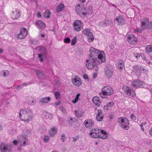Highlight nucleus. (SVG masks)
I'll return each instance as SVG.
<instances>
[{
    "instance_id": "1",
    "label": "nucleus",
    "mask_w": 152,
    "mask_h": 152,
    "mask_svg": "<svg viewBox=\"0 0 152 152\" xmlns=\"http://www.w3.org/2000/svg\"><path fill=\"white\" fill-rule=\"evenodd\" d=\"M90 51L91 54L89 55V58H90V61L93 60V61H97V62H99V64L105 61V58H103L102 54L104 53L103 51H101L100 53L99 51L93 47H91L90 48Z\"/></svg>"
},
{
    "instance_id": "2",
    "label": "nucleus",
    "mask_w": 152,
    "mask_h": 152,
    "mask_svg": "<svg viewBox=\"0 0 152 152\" xmlns=\"http://www.w3.org/2000/svg\"><path fill=\"white\" fill-rule=\"evenodd\" d=\"M33 113L29 109L21 110L19 112V117L20 119L26 122H28L33 118Z\"/></svg>"
},
{
    "instance_id": "3",
    "label": "nucleus",
    "mask_w": 152,
    "mask_h": 152,
    "mask_svg": "<svg viewBox=\"0 0 152 152\" xmlns=\"http://www.w3.org/2000/svg\"><path fill=\"white\" fill-rule=\"evenodd\" d=\"M89 134L92 137L94 138H97L99 137L102 139H105L108 137L107 133L98 128L91 130Z\"/></svg>"
},
{
    "instance_id": "4",
    "label": "nucleus",
    "mask_w": 152,
    "mask_h": 152,
    "mask_svg": "<svg viewBox=\"0 0 152 152\" xmlns=\"http://www.w3.org/2000/svg\"><path fill=\"white\" fill-rule=\"evenodd\" d=\"M102 92L99 94V95L102 98L106 97L107 96H111L114 94L113 90L110 86H105L102 89Z\"/></svg>"
},
{
    "instance_id": "5",
    "label": "nucleus",
    "mask_w": 152,
    "mask_h": 152,
    "mask_svg": "<svg viewBox=\"0 0 152 152\" xmlns=\"http://www.w3.org/2000/svg\"><path fill=\"white\" fill-rule=\"evenodd\" d=\"M118 122L122 128L127 130L129 128V121L124 117H120L118 119Z\"/></svg>"
},
{
    "instance_id": "6",
    "label": "nucleus",
    "mask_w": 152,
    "mask_h": 152,
    "mask_svg": "<svg viewBox=\"0 0 152 152\" xmlns=\"http://www.w3.org/2000/svg\"><path fill=\"white\" fill-rule=\"evenodd\" d=\"M12 148V145L5 143H3L0 145V149L2 152H10Z\"/></svg>"
},
{
    "instance_id": "7",
    "label": "nucleus",
    "mask_w": 152,
    "mask_h": 152,
    "mask_svg": "<svg viewBox=\"0 0 152 152\" xmlns=\"http://www.w3.org/2000/svg\"><path fill=\"white\" fill-rule=\"evenodd\" d=\"M73 25L75 30L77 31H80L83 28V23L80 20H75Z\"/></svg>"
},
{
    "instance_id": "8",
    "label": "nucleus",
    "mask_w": 152,
    "mask_h": 152,
    "mask_svg": "<svg viewBox=\"0 0 152 152\" xmlns=\"http://www.w3.org/2000/svg\"><path fill=\"white\" fill-rule=\"evenodd\" d=\"M122 89L128 95L132 97H134L135 96L134 91L129 87L126 86H124L122 88Z\"/></svg>"
},
{
    "instance_id": "9",
    "label": "nucleus",
    "mask_w": 152,
    "mask_h": 152,
    "mask_svg": "<svg viewBox=\"0 0 152 152\" xmlns=\"http://www.w3.org/2000/svg\"><path fill=\"white\" fill-rule=\"evenodd\" d=\"M86 9L84 7L80 5H78L76 6V10L77 13L80 16H84L86 15V13L85 12Z\"/></svg>"
},
{
    "instance_id": "10",
    "label": "nucleus",
    "mask_w": 152,
    "mask_h": 152,
    "mask_svg": "<svg viewBox=\"0 0 152 152\" xmlns=\"http://www.w3.org/2000/svg\"><path fill=\"white\" fill-rule=\"evenodd\" d=\"M18 141L21 143L22 146H26L28 142V140L23 135H20L18 137Z\"/></svg>"
},
{
    "instance_id": "11",
    "label": "nucleus",
    "mask_w": 152,
    "mask_h": 152,
    "mask_svg": "<svg viewBox=\"0 0 152 152\" xmlns=\"http://www.w3.org/2000/svg\"><path fill=\"white\" fill-rule=\"evenodd\" d=\"M128 41L131 44H134L137 41V39L133 34H129L127 35Z\"/></svg>"
},
{
    "instance_id": "12",
    "label": "nucleus",
    "mask_w": 152,
    "mask_h": 152,
    "mask_svg": "<svg viewBox=\"0 0 152 152\" xmlns=\"http://www.w3.org/2000/svg\"><path fill=\"white\" fill-rule=\"evenodd\" d=\"M87 62L86 66L88 69H91L94 67L95 66H96V62L97 61H93V60L90 61V58L87 60L86 61Z\"/></svg>"
},
{
    "instance_id": "13",
    "label": "nucleus",
    "mask_w": 152,
    "mask_h": 152,
    "mask_svg": "<svg viewBox=\"0 0 152 152\" xmlns=\"http://www.w3.org/2000/svg\"><path fill=\"white\" fill-rule=\"evenodd\" d=\"M144 84V83L138 80H134L132 83V86L136 88L142 87Z\"/></svg>"
},
{
    "instance_id": "14",
    "label": "nucleus",
    "mask_w": 152,
    "mask_h": 152,
    "mask_svg": "<svg viewBox=\"0 0 152 152\" xmlns=\"http://www.w3.org/2000/svg\"><path fill=\"white\" fill-rule=\"evenodd\" d=\"M84 124L86 128L90 129L93 126L94 124V123L93 120L88 119L85 120Z\"/></svg>"
},
{
    "instance_id": "15",
    "label": "nucleus",
    "mask_w": 152,
    "mask_h": 152,
    "mask_svg": "<svg viewBox=\"0 0 152 152\" xmlns=\"http://www.w3.org/2000/svg\"><path fill=\"white\" fill-rule=\"evenodd\" d=\"M35 23L36 25L39 29L43 30L45 27V24L42 20H37L35 22Z\"/></svg>"
},
{
    "instance_id": "16",
    "label": "nucleus",
    "mask_w": 152,
    "mask_h": 152,
    "mask_svg": "<svg viewBox=\"0 0 152 152\" xmlns=\"http://www.w3.org/2000/svg\"><path fill=\"white\" fill-rule=\"evenodd\" d=\"M27 34V32L25 28H22L20 32L18 35V37L20 39H22L25 37Z\"/></svg>"
},
{
    "instance_id": "17",
    "label": "nucleus",
    "mask_w": 152,
    "mask_h": 152,
    "mask_svg": "<svg viewBox=\"0 0 152 152\" xmlns=\"http://www.w3.org/2000/svg\"><path fill=\"white\" fill-rule=\"evenodd\" d=\"M20 16L19 10L16 9L13 11L11 15L12 18L14 19H18Z\"/></svg>"
},
{
    "instance_id": "18",
    "label": "nucleus",
    "mask_w": 152,
    "mask_h": 152,
    "mask_svg": "<svg viewBox=\"0 0 152 152\" xmlns=\"http://www.w3.org/2000/svg\"><path fill=\"white\" fill-rule=\"evenodd\" d=\"M72 81L74 85L78 87L80 86L82 84L81 79L79 78L76 77L74 79H72Z\"/></svg>"
},
{
    "instance_id": "19",
    "label": "nucleus",
    "mask_w": 152,
    "mask_h": 152,
    "mask_svg": "<svg viewBox=\"0 0 152 152\" xmlns=\"http://www.w3.org/2000/svg\"><path fill=\"white\" fill-rule=\"evenodd\" d=\"M105 74L106 76L109 79L111 77L113 74V72L110 70L107 67L105 68Z\"/></svg>"
},
{
    "instance_id": "20",
    "label": "nucleus",
    "mask_w": 152,
    "mask_h": 152,
    "mask_svg": "<svg viewBox=\"0 0 152 152\" xmlns=\"http://www.w3.org/2000/svg\"><path fill=\"white\" fill-rule=\"evenodd\" d=\"M75 115L78 117H81L83 115V110L81 108H78L77 110H75Z\"/></svg>"
},
{
    "instance_id": "21",
    "label": "nucleus",
    "mask_w": 152,
    "mask_h": 152,
    "mask_svg": "<svg viewBox=\"0 0 152 152\" xmlns=\"http://www.w3.org/2000/svg\"><path fill=\"white\" fill-rule=\"evenodd\" d=\"M149 21V19L148 18H143L141 21V26L142 29H145V26H146L148 21Z\"/></svg>"
},
{
    "instance_id": "22",
    "label": "nucleus",
    "mask_w": 152,
    "mask_h": 152,
    "mask_svg": "<svg viewBox=\"0 0 152 152\" xmlns=\"http://www.w3.org/2000/svg\"><path fill=\"white\" fill-rule=\"evenodd\" d=\"M115 20L118 22V24L119 25H122L125 23L124 19L123 17L121 16H119L116 17Z\"/></svg>"
},
{
    "instance_id": "23",
    "label": "nucleus",
    "mask_w": 152,
    "mask_h": 152,
    "mask_svg": "<svg viewBox=\"0 0 152 152\" xmlns=\"http://www.w3.org/2000/svg\"><path fill=\"white\" fill-rule=\"evenodd\" d=\"M37 49L40 52L41 54L46 56L47 53L46 49L43 47L39 46L37 47Z\"/></svg>"
},
{
    "instance_id": "24",
    "label": "nucleus",
    "mask_w": 152,
    "mask_h": 152,
    "mask_svg": "<svg viewBox=\"0 0 152 152\" xmlns=\"http://www.w3.org/2000/svg\"><path fill=\"white\" fill-rule=\"evenodd\" d=\"M57 129L54 127L50 129L49 131V134L51 137H54L57 133Z\"/></svg>"
},
{
    "instance_id": "25",
    "label": "nucleus",
    "mask_w": 152,
    "mask_h": 152,
    "mask_svg": "<svg viewBox=\"0 0 152 152\" xmlns=\"http://www.w3.org/2000/svg\"><path fill=\"white\" fill-rule=\"evenodd\" d=\"M111 21L110 20H102L99 22V25L101 26H105L107 25H109L111 23Z\"/></svg>"
},
{
    "instance_id": "26",
    "label": "nucleus",
    "mask_w": 152,
    "mask_h": 152,
    "mask_svg": "<svg viewBox=\"0 0 152 152\" xmlns=\"http://www.w3.org/2000/svg\"><path fill=\"white\" fill-rule=\"evenodd\" d=\"M92 101L96 105L99 106L101 102L99 98L97 96L94 97L92 99Z\"/></svg>"
},
{
    "instance_id": "27",
    "label": "nucleus",
    "mask_w": 152,
    "mask_h": 152,
    "mask_svg": "<svg viewBox=\"0 0 152 152\" xmlns=\"http://www.w3.org/2000/svg\"><path fill=\"white\" fill-rule=\"evenodd\" d=\"M51 100L50 97H47L42 98L40 100L39 102L42 103H48Z\"/></svg>"
},
{
    "instance_id": "28",
    "label": "nucleus",
    "mask_w": 152,
    "mask_h": 152,
    "mask_svg": "<svg viewBox=\"0 0 152 152\" xmlns=\"http://www.w3.org/2000/svg\"><path fill=\"white\" fill-rule=\"evenodd\" d=\"M124 62L123 61H119L118 63V68L121 71L124 67Z\"/></svg>"
},
{
    "instance_id": "29",
    "label": "nucleus",
    "mask_w": 152,
    "mask_h": 152,
    "mask_svg": "<svg viewBox=\"0 0 152 152\" xmlns=\"http://www.w3.org/2000/svg\"><path fill=\"white\" fill-rule=\"evenodd\" d=\"M64 6L63 4H60L56 9V12H58L61 11L64 8Z\"/></svg>"
},
{
    "instance_id": "30",
    "label": "nucleus",
    "mask_w": 152,
    "mask_h": 152,
    "mask_svg": "<svg viewBox=\"0 0 152 152\" xmlns=\"http://www.w3.org/2000/svg\"><path fill=\"white\" fill-rule=\"evenodd\" d=\"M146 50L147 53L152 54V45H148L146 48Z\"/></svg>"
},
{
    "instance_id": "31",
    "label": "nucleus",
    "mask_w": 152,
    "mask_h": 152,
    "mask_svg": "<svg viewBox=\"0 0 152 152\" xmlns=\"http://www.w3.org/2000/svg\"><path fill=\"white\" fill-rule=\"evenodd\" d=\"M88 40V41L90 42H92L94 40V37L93 36L92 33H89L88 36L87 38Z\"/></svg>"
},
{
    "instance_id": "32",
    "label": "nucleus",
    "mask_w": 152,
    "mask_h": 152,
    "mask_svg": "<svg viewBox=\"0 0 152 152\" xmlns=\"http://www.w3.org/2000/svg\"><path fill=\"white\" fill-rule=\"evenodd\" d=\"M45 117L46 119H51L53 118V115L48 113H45Z\"/></svg>"
},
{
    "instance_id": "33",
    "label": "nucleus",
    "mask_w": 152,
    "mask_h": 152,
    "mask_svg": "<svg viewBox=\"0 0 152 152\" xmlns=\"http://www.w3.org/2000/svg\"><path fill=\"white\" fill-rule=\"evenodd\" d=\"M50 12L49 10H46L43 14L44 17L47 18H48L50 17Z\"/></svg>"
},
{
    "instance_id": "34",
    "label": "nucleus",
    "mask_w": 152,
    "mask_h": 152,
    "mask_svg": "<svg viewBox=\"0 0 152 152\" xmlns=\"http://www.w3.org/2000/svg\"><path fill=\"white\" fill-rule=\"evenodd\" d=\"M145 29L152 28V22L148 21L146 26H145Z\"/></svg>"
},
{
    "instance_id": "35",
    "label": "nucleus",
    "mask_w": 152,
    "mask_h": 152,
    "mask_svg": "<svg viewBox=\"0 0 152 152\" xmlns=\"http://www.w3.org/2000/svg\"><path fill=\"white\" fill-rule=\"evenodd\" d=\"M46 56L42 55L41 53L38 54V57L39 59V61L41 62H42L43 60V57H46Z\"/></svg>"
},
{
    "instance_id": "36",
    "label": "nucleus",
    "mask_w": 152,
    "mask_h": 152,
    "mask_svg": "<svg viewBox=\"0 0 152 152\" xmlns=\"http://www.w3.org/2000/svg\"><path fill=\"white\" fill-rule=\"evenodd\" d=\"M80 94H77L75 97V99L72 100V102L75 104L77 102H78V99H79V97L80 96Z\"/></svg>"
},
{
    "instance_id": "37",
    "label": "nucleus",
    "mask_w": 152,
    "mask_h": 152,
    "mask_svg": "<svg viewBox=\"0 0 152 152\" xmlns=\"http://www.w3.org/2000/svg\"><path fill=\"white\" fill-rule=\"evenodd\" d=\"M103 115H98L96 116V120L98 121H101L103 119Z\"/></svg>"
},
{
    "instance_id": "38",
    "label": "nucleus",
    "mask_w": 152,
    "mask_h": 152,
    "mask_svg": "<svg viewBox=\"0 0 152 152\" xmlns=\"http://www.w3.org/2000/svg\"><path fill=\"white\" fill-rule=\"evenodd\" d=\"M36 72L37 74L39 76H42L44 75V74L42 71H41L37 70H36Z\"/></svg>"
},
{
    "instance_id": "39",
    "label": "nucleus",
    "mask_w": 152,
    "mask_h": 152,
    "mask_svg": "<svg viewBox=\"0 0 152 152\" xmlns=\"http://www.w3.org/2000/svg\"><path fill=\"white\" fill-rule=\"evenodd\" d=\"M83 32V34H85L86 35H87L88 36L89 34V33H92L90 32L88 28H86L84 30Z\"/></svg>"
},
{
    "instance_id": "40",
    "label": "nucleus",
    "mask_w": 152,
    "mask_h": 152,
    "mask_svg": "<svg viewBox=\"0 0 152 152\" xmlns=\"http://www.w3.org/2000/svg\"><path fill=\"white\" fill-rule=\"evenodd\" d=\"M74 122V121L73 120V118H69L68 120V124L69 125H71Z\"/></svg>"
},
{
    "instance_id": "41",
    "label": "nucleus",
    "mask_w": 152,
    "mask_h": 152,
    "mask_svg": "<svg viewBox=\"0 0 152 152\" xmlns=\"http://www.w3.org/2000/svg\"><path fill=\"white\" fill-rule=\"evenodd\" d=\"M77 41V39L76 37H74V38L72 39L71 42V45H74L76 44Z\"/></svg>"
},
{
    "instance_id": "42",
    "label": "nucleus",
    "mask_w": 152,
    "mask_h": 152,
    "mask_svg": "<svg viewBox=\"0 0 152 152\" xmlns=\"http://www.w3.org/2000/svg\"><path fill=\"white\" fill-rule=\"evenodd\" d=\"M50 140V138L48 136H45L44 139L43 141L45 142H48Z\"/></svg>"
},
{
    "instance_id": "43",
    "label": "nucleus",
    "mask_w": 152,
    "mask_h": 152,
    "mask_svg": "<svg viewBox=\"0 0 152 152\" xmlns=\"http://www.w3.org/2000/svg\"><path fill=\"white\" fill-rule=\"evenodd\" d=\"M92 8L91 7H90V9L88 8L87 10V11H86V10H85V12L86 13V14H91L92 12Z\"/></svg>"
},
{
    "instance_id": "44",
    "label": "nucleus",
    "mask_w": 152,
    "mask_h": 152,
    "mask_svg": "<svg viewBox=\"0 0 152 152\" xmlns=\"http://www.w3.org/2000/svg\"><path fill=\"white\" fill-rule=\"evenodd\" d=\"M56 98V99H58L60 98V94L58 91H56L54 93Z\"/></svg>"
},
{
    "instance_id": "45",
    "label": "nucleus",
    "mask_w": 152,
    "mask_h": 152,
    "mask_svg": "<svg viewBox=\"0 0 152 152\" xmlns=\"http://www.w3.org/2000/svg\"><path fill=\"white\" fill-rule=\"evenodd\" d=\"M114 104V103L113 102L111 101L110 102L108 103L106 105V106L107 107H112Z\"/></svg>"
},
{
    "instance_id": "46",
    "label": "nucleus",
    "mask_w": 152,
    "mask_h": 152,
    "mask_svg": "<svg viewBox=\"0 0 152 152\" xmlns=\"http://www.w3.org/2000/svg\"><path fill=\"white\" fill-rule=\"evenodd\" d=\"M70 40L69 38H65L64 40V42L65 43H68L70 42Z\"/></svg>"
},
{
    "instance_id": "47",
    "label": "nucleus",
    "mask_w": 152,
    "mask_h": 152,
    "mask_svg": "<svg viewBox=\"0 0 152 152\" xmlns=\"http://www.w3.org/2000/svg\"><path fill=\"white\" fill-rule=\"evenodd\" d=\"M65 138H66L65 135L64 134H62L61 135V139L62 140L63 142H64L65 141V140L64 139Z\"/></svg>"
},
{
    "instance_id": "48",
    "label": "nucleus",
    "mask_w": 152,
    "mask_h": 152,
    "mask_svg": "<svg viewBox=\"0 0 152 152\" xmlns=\"http://www.w3.org/2000/svg\"><path fill=\"white\" fill-rule=\"evenodd\" d=\"M133 68L136 72H137V71L138 70L140 69L139 67L138 66H133Z\"/></svg>"
},
{
    "instance_id": "49",
    "label": "nucleus",
    "mask_w": 152,
    "mask_h": 152,
    "mask_svg": "<svg viewBox=\"0 0 152 152\" xmlns=\"http://www.w3.org/2000/svg\"><path fill=\"white\" fill-rule=\"evenodd\" d=\"M38 41L35 40H33L32 42V44L34 45H37L38 43Z\"/></svg>"
},
{
    "instance_id": "50",
    "label": "nucleus",
    "mask_w": 152,
    "mask_h": 152,
    "mask_svg": "<svg viewBox=\"0 0 152 152\" xmlns=\"http://www.w3.org/2000/svg\"><path fill=\"white\" fill-rule=\"evenodd\" d=\"M98 115H103L102 111L101 110H98L97 111Z\"/></svg>"
},
{
    "instance_id": "51",
    "label": "nucleus",
    "mask_w": 152,
    "mask_h": 152,
    "mask_svg": "<svg viewBox=\"0 0 152 152\" xmlns=\"http://www.w3.org/2000/svg\"><path fill=\"white\" fill-rule=\"evenodd\" d=\"M144 29H142V28L141 27V28H137L136 29L135 31L138 32H140L142 31Z\"/></svg>"
},
{
    "instance_id": "52",
    "label": "nucleus",
    "mask_w": 152,
    "mask_h": 152,
    "mask_svg": "<svg viewBox=\"0 0 152 152\" xmlns=\"http://www.w3.org/2000/svg\"><path fill=\"white\" fill-rule=\"evenodd\" d=\"M98 62H96V66H94V67L95 68V70L96 71H97L99 70V68L98 67V65L97 64V63Z\"/></svg>"
},
{
    "instance_id": "53",
    "label": "nucleus",
    "mask_w": 152,
    "mask_h": 152,
    "mask_svg": "<svg viewBox=\"0 0 152 152\" xmlns=\"http://www.w3.org/2000/svg\"><path fill=\"white\" fill-rule=\"evenodd\" d=\"M12 142L15 145H18V141L16 140H13Z\"/></svg>"
},
{
    "instance_id": "54",
    "label": "nucleus",
    "mask_w": 152,
    "mask_h": 152,
    "mask_svg": "<svg viewBox=\"0 0 152 152\" xmlns=\"http://www.w3.org/2000/svg\"><path fill=\"white\" fill-rule=\"evenodd\" d=\"M40 35L42 38H44L45 36V33H42V32H40Z\"/></svg>"
},
{
    "instance_id": "55",
    "label": "nucleus",
    "mask_w": 152,
    "mask_h": 152,
    "mask_svg": "<svg viewBox=\"0 0 152 152\" xmlns=\"http://www.w3.org/2000/svg\"><path fill=\"white\" fill-rule=\"evenodd\" d=\"M130 117L132 119V120H134L135 119V117L134 115V114H132L131 116Z\"/></svg>"
},
{
    "instance_id": "56",
    "label": "nucleus",
    "mask_w": 152,
    "mask_h": 152,
    "mask_svg": "<svg viewBox=\"0 0 152 152\" xmlns=\"http://www.w3.org/2000/svg\"><path fill=\"white\" fill-rule=\"evenodd\" d=\"M114 115L112 114H111L109 115V118L110 119H112L114 118Z\"/></svg>"
},
{
    "instance_id": "57",
    "label": "nucleus",
    "mask_w": 152,
    "mask_h": 152,
    "mask_svg": "<svg viewBox=\"0 0 152 152\" xmlns=\"http://www.w3.org/2000/svg\"><path fill=\"white\" fill-rule=\"evenodd\" d=\"M83 77L85 79H87L88 78V76L86 74H84L83 75Z\"/></svg>"
},
{
    "instance_id": "58",
    "label": "nucleus",
    "mask_w": 152,
    "mask_h": 152,
    "mask_svg": "<svg viewBox=\"0 0 152 152\" xmlns=\"http://www.w3.org/2000/svg\"><path fill=\"white\" fill-rule=\"evenodd\" d=\"M37 17L39 18L41 17L42 16L41 13L39 12H37Z\"/></svg>"
},
{
    "instance_id": "59",
    "label": "nucleus",
    "mask_w": 152,
    "mask_h": 152,
    "mask_svg": "<svg viewBox=\"0 0 152 152\" xmlns=\"http://www.w3.org/2000/svg\"><path fill=\"white\" fill-rule=\"evenodd\" d=\"M140 55L139 54H137V55H135V57L137 59L139 58V57H140Z\"/></svg>"
},
{
    "instance_id": "60",
    "label": "nucleus",
    "mask_w": 152,
    "mask_h": 152,
    "mask_svg": "<svg viewBox=\"0 0 152 152\" xmlns=\"http://www.w3.org/2000/svg\"><path fill=\"white\" fill-rule=\"evenodd\" d=\"M150 134L152 136V127L151 129L149 131Z\"/></svg>"
},
{
    "instance_id": "61",
    "label": "nucleus",
    "mask_w": 152,
    "mask_h": 152,
    "mask_svg": "<svg viewBox=\"0 0 152 152\" xmlns=\"http://www.w3.org/2000/svg\"><path fill=\"white\" fill-rule=\"evenodd\" d=\"M27 84L26 83H23L21 85V87H23L24 86H26Z\"/></svg>"
},
{
    "instance_id": "62",
    "label": "nucleus",
    "mask_w": 152,
    "mask_h": 152,
    "mask_svg": "<svg viewBox=\"0 0 152 152\" xmlns=\"http://www.w3.org/2000/svg\"><path fill=\"white\" fill-rule=\"evenodd\" d=\"M61 111H62L63 112H64L65 111V109L63 107H61Z\"/></svg>"
},
{
    "instance_id": "63",
    "label": "nucleus",
    "mask_w": 152,
    "mask_h": 152,
    "mask_svg": "<svg viewBox=\"0 0 152 152\" xmlns=\"http://www.w3.org/2000/svg\"><path fill=\"white\" fill-rule=\"evenodd\" d=\"M22 87H21V85L20 86H18L17 87V89L19 90Z\"/></svg>"
},
{
    "instance_id": "64",
    "label": "nucleus",
    "mask_w": 152,
    "mask_h": 152,
    "mask_svg": "<svg viewBox=\"0 0 152 152\" xmlns=\"http://www.w3.org/2000/svg\"><path fill=\"white\" fill-rule=\"evenodd\" d=\"M110 46V48L111 49H114V46H113V45H111Z\"/></svg>"
}]
</instances>
